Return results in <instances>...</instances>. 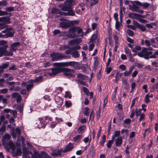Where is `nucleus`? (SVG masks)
I'll return each mask as SVG.
<instances>
[{
    "label": "nucleus",
    "mask_w": 158,
    "mask_h": 158,
    "mask_svg": "<svg viewBox=\"0 0 158 158\" xmlns=\"http://www.w3.org/2000/svg\"><path fill=\"white\" fill-rule=\"evenodd\" d=\"M100 114H101V111H100V108H99L98 110V111H97L96 112L97 118L98 119H99L100 118Z\"/></svg>",
    "instance_id": "8fccbe9b"
},
{
    "label": "nucleus",
    "mask_w": 158,
    "mask_h": 158,
    "mask_svg": "<svg viewBox=\"0 0 158 158\" xmlns=\"http://www.w3.org/2000/svg\"><path fill=\"white\" fill-rule=\"evenodd\" d=\"M120 135V131H115L114 133V135L116 137H119V136Z\"/></svg>",
    "instance_id": "e2e57ef3"
},
{
    "label": "nucleus",
    "mask_w": 158,
    "mask_h": 158,
    "mask_svg": "<svg viewBox=\"0 0 158 158\" xmlns=\"http://www.w3.org/2000/svg\"><path fill=\"white\" fill-rule=\"evenodd\" d=\"M122 75V73H120L119 72H118L116 73L115 76V81L116 83L119 80V79L120 78Z\"/></svg>",
    "instance_id": "c756f323"
},
{
    "label": "nucleus",
    "mask_w": 158,
    "mask_h": 158,
    "mask_svg": "<svg viewBox=\"0 0 158 158\" xmlns=\"http://www.w3.org/2000/svg\"><path fill=\"white\" fill-rule=\"evenodd\" d=\"M112 143H113V142H112V141L109 140L107 144V147L109 148H110Z\"/></svg>",
    "instance_id": "13d9d810"
},
{
    "label": "nucleus",
    "mask_w": 158,
    "mask_h": 158,
    "mask_svg": "<svg viewBox=\"0 0 158 158\" xmlns=\"http://www.w3.org/2000/svg\"><path fill=\"white\" fill-rule=\"evenodd\" d=\"M132 5H129V9L132 11L136 12L139 7L135 4L133 2L132 3Z\"/></svg>",
    "instance_id": "412c9836"
},
{
    "label": "nucleus",
    "mask_w": 158,
    "mask_h": 158,
    "mask_svg": "<svg viewBox=\"0 0 158 158\" xmlns=\"http://www.w3.org/2000/svg\"><path fill=\"white\" fill-rule=\"evenodd\" d=\"M129 16L130 18L131 19L136 18L137 19L139 17H143V16L140 15L136 13H130L129 14Z\"/></svg>",
    "instance_id": "6ab92c4d"
},
{
    "label": "nucleus",
    "mask_w": 158,
    "mask_h": 158,
    "mask_svg": "<svg viewBox=\"0 0 158 158\" xmlns=\"http://www.w3.org/2000/svg\"><path fill=\"white\" fill-rule=\"evenodd\" d=\"M39 119L40 121V123L38 125V127L39 128H44L46 125L44 120L42 118H40Z\"/></svg>",
    "instance_id": "4be33fe9"
},
{
    "label": "nucleus",
    "mask_w": 158,
    "mask_h": 158,
    "mask_svg": "<svg viewBox=\"0 0 158 158\" xmlns=\"http://www.w3.org/2000/svg\"><path fill=\"white\" fill-rule=\"evenodd\" d=\"M77 78L78 79L77 80H85L88 79V77L87 76L83 75L81 73H78L77 75Z\"/></svg>",
    "instance_id": "aec40b11"
},
{
    "label": "nucleus",
    "mask_w": 158,
    "mask_h": 158,
    "mask_svg": "<svg viewBox=\"0 0 158 158\" xmlns=\"http://www.w3.org/2000/svg\"><path fill=\"white\" fill-rule=\"evenodd\" d=\"M144 43L146 46H150L151 45V43L150 41L147 40H145Z\"/></svg>",
    "instance_id": "6e6d98bb"
},
{
    "label": "nucleus",
    "mask_w": 158,
    "mask_h": 158,
    "mask_svg": "<svg viewBox=\"0 0 158 158\" xmlns=\"http://www.w3.org/2000/svg\"><path fill=\"white\" fill-rule=\"evenodd\" d=\"M129 60L131 62H135V59L133 58L132 55L128 56Z\"/></svg>",
    "instance_id": "3c124183"
},
{
    "label": "nucleus",
    "mask_w": 158,
    "mask_h": 158,
    "mask_svg": "<svg viewBox=\"0 0 158 158\" xmlns=\"http://www.w3.org/2000/svg\"><path fill=\"white\" fill-rule=\"evenodd\" d=\"M23 151L24 153H27L28 155H30L32 158H42V156L37 152H35L33 155L32 152H28L25 148H24Z\"/></svg>",
    "instance_id": "0eeeda50"
},
{
    "label": "nucleus",
    "mask_w": 158,
    "mask_h": 158,
    "mask_svg": "<svg viewBox=\"0 0 158 158\" xmlns=\"http://www.w3.org/2000/svg\"><path fill=\"white\" fill-rule=\"evenodd\" d=\"M77 37H82L84 35L82 29L80 27H77Z\"/></svg>",
    "instance_id": "5701e85b"
},
{
    "label": "nucleus",
    "mask_w": 158,
    "mask_h": 158,
    "mask_svg": "<svg viewBox=\"0 0 158 158\" xmlns=\"http://www.w3.org/2000/svg\"><path fill=\"white\" fill-rule=\"evenodd\" d=\"M138 27L143 31H145L146 30V27L143 25L140 24Z\"/></svg>",
    "instance_id": "a19ab883"
},
{
    "label": "nucleus",
    "mask_w": 158,
    "mask_h": 158,
    "mask_svg": "<svg viewBox=\"0 0 158 158\" xmlns=\"http://www.w3.org/2000/svg\"><path fill=\"white\" fill-rule=\"evenodd\" d=\"M10 136L8 134H6L4 136V139L5 141L9 140L10 138Z\"/></svg>",
    "instance_id": "de8ad7c7"
},
{
    "label": "nucleus",
    "mask_w": 158,
    "mask_h": 158,
    "mask_svg": "<svg viewBox=\"0 0 158 158\" xmlns=\"http://www.w3.org/2000/svg\"><path fill=\"white\" fill-rule=\"evenodd\" d=\"M106 136L103 135L102 137V140L100 142V145L101 146H103L105 142Z\"/></svg>",
    "instance_id": "e433bc0d"
},
{
    "label": "nucleus",
    "mask_w": 158,
    "mask_h": 158,
    "mask_svg": "<svg viewBox=\"0 0 158 158\" xmlns=\"http://www.w3.org/2000/svg\"><path fill=\"white\" fill-rule=\"evenodd\" d=\"M42 158H51V157L45 152H43L41 154Z\"/></svg>",
    "instance_id": "c9c22d12"
},
{
    "label": "nucleus",
    "mask_w": 158,
    "mask_h": 158,
    "mask_svg": "<svg viewBox=\"0 0 158 158\" xmlns=\"http://www.w3.org/2000/svg\"><path fill=\"white\" fill-rule=\"evenodd\" d=\"M134 2L135 4L138 6H142L143 8V9H145L147 8L150 5V4L147 2H144L143 4H142L140 2L138 1H135Z\"/></svg>",
    "instance_id": "1a4fd4ad"
},
{
    "label": "nucleus",
    "mask_w": 158,
    "mask_h": 158,
    "mask_svg": "<svg viewBox=\"0 0 158 158\" xmlns=\"http://www.w3.org/2000/svg\"><path fill=\"white\" fill-rule=\"evenodd\" d=\"M124 51L125 53L128 56L132 55L131 50L127 47H126L124 48Z\"/></svg>",
    "instance_id": "7c9ffc66"
},
{
    "label": "nucleus",
    "mask_w": 158,
    "mask_h": 158,
    "mask_svg": "<svg viewBox=\"0 0 158 158\" xmlns=\"http://www.w3.org/2000/svg\"><path fill=\"white\" fill-rule=\"evenodd\" d=\"M5 27V24L2 22H0V29H3Z\"/></svg>",
    "instance_id": "338daca9"
},
{
    "label": "nucleus",
    "mask_w": 158,
    "mask_h": 158,
    "mask_svg": "<svg viewBox=\"0 0 158 158\" xmlns=\"http://www.w3.org/2000/svg\"><path fill=\"white\" fill-rule=\"evenodd\" d=\"M12 96L13 98H16V102L18 103L21 102L22 100V97L19 93H15L12 94Z\"/></svg>",
    "instance_id": "ddd939ff"
},
{
    "label": "nucleus",
    "mask_w": 158,
    "mask_h": 158,
    "mask_svg": "<svg viewBox=\"0 0 158 158\" xmlns=\"http://www.w3.org/2000/svg\"><path fill=\"white\" fill-rule=\"evenodd\" d=\"M115 144L117 147H120L123 143V138L122 137H118L115 140Z\"/></svg>",
    "instance_id": "2eb2a0df"
},
{
    "label": "nucleus",
    "mask_w": 158,
    "mask_h": 158,
    "mask_svg": "<svg viewBox=\"0 0 158 158\" xmlns=\"http://www.w3.org/2000/svg\"><path fill=\"white\" fill-rule=\"evenodd\" d=\"M22 153L21 150L20 148H18L17 149L16 154L18 156L20 155Z\"/></svg>",
    "instance_id": "774afa93"
},
{
    "label": "nucleus",
    "mask_w": 158,
    "mask_h": 158,
    "mask_svg": "<svg viewBox=\"0 0 158 158\" xmlns=\"http://www.w3.org/2000/svg\"><path fill=\"white\" fill-rule=\"evenodd\" d=\"M94 113L93 111H92L90 113V115L89 117V120H93L94 119Z\"/></svg>",
    "instance_id": "603ef678"
},
{
    "label": "nucleus",
    "mask_w": 158,
    "mask_h": 158,
    "mask_svg": "<svg viewBox=\"0 0 158 158\" xmlns=\"http://www.w3.org/2000/svg\"><path fill=\"white\" fill-rule=\"evenodd\" d=\"M79 65L78 62L75 61L56 63L53 64V66L57 67H68L69 66L72 67L75 69H79Z\"/></svg>",
    "instance_id": "f257e3e1"
},
{
    "label": "nucleus",
    "mask_w": 158,
    "mask_h": 158,
    "mask_svg": "<svg viewBox=\"0 0 158 158\" xmlns=\"http://www.w3.org/2000/svg\"><path fill=\"white\" fill-rule=\"evenodd\" d=\"M56 67L57 68L51 69H49L47 72L48 75L50 76H55L57 74H58L60 72H62V69L61 67Z\"/></svg>",
    "instance_id": "423d86ee"
},
{
    "label": "nucleus",
    "mask_w": 158,
    "mask_h": 158,
    "mask_svg": "<svg viewBox=\"0 0 158 158\" xmlns=\"http://www.w3.org/2000/svg\"><path fill=\"white\" fill-rule=\"evenodd\" d=\"M62 72L63 73L64 76L73 77L74 75L75 71L74 70L69 68H62Z\"/></svg>",
    "instance_id": "39448f33"
},
{
    "label": "nucleus",
    "mask_w": 158,
    "mask_h": 158,
    "mask_svg": "<svg viewBox=\"0 0 158 158\" xmlns=\"http://www.w3.org/2000/svg\"><path fill=\"white\" fill-rule=\"evenodd\" d=\"M9 65V63H5L3 64L1 67L0 68V69H2V71H3V69H5L7 68Z\"/></svg>",
    "instance_id": "a18cd8bd"
},
{
    "label": "nucleus",
    "mask_w": 158,
    "mask_h": 158,
    "mask_svg": "<svg viewBox=\"0 0 158 158\" xmlns=\"http://www.w3.org/2000/svg\"><path fill=\"white\" fill-rule=\"evenodd\" d=\"M152 52L147 51V49L144 48L142 50L137 53L138 55L140 57H144L145 59H148L149 58H155L156 56L152 55Z\"/></svg>",
    "instance_id": "f03ea898"
},
{
    "label": "nucleus",
    "mask_w": 158,
    "mask_h": 158,
    "mask_svg": "<svg viewBox=\"0 0 158 158\" xmlns=\"http://www.w3.org/2000/svg\"><path fill=\"white\" fill-rule=\"evenodd\" d=\"M0 45H3V46H4L5 45L8 46L7 42L3 40L0 41Z\"/></svg>",
    "instance_id": "49530a36"
},
{
    "label": "nucleus",
    "mask_w": 158,
    "mask_h": 158,
    "mask_svg": "<svg viewBox=\"0 0 158 158\" xmlns=\"http://www.w3.org/2000/svg\"><path fill=\"white\" fill-rule=\"evenodd\" d=\"M74 148L73 145V144L69 143L66 146L65 148L63 150V152H68L72 150Z\"/></svg>",
    "instance_id": "4468645a"
},
{
    "label": "nucleus",
    "mask_w": 158,
    "mask_h": 158,
    "mask_svg": "<svg viewBox=\"0 0 158 158\" xmlns=\"http://www.w3.org/2000/svg\"><path fill=\"white\" fill-rule=\"evenodd\" d=\"M82 137L81 135H77L73 138L74 141L75 142H79Z\"/></svg>",
    "instance_id": "a878e982"
},
{
    "label": "nucleus",
    "mask_w": 158,
    "mask_h": 158,
    "mask_svg": "<svg viewBox=\"0 0 158 158\" xmlns=\"http://www.w3.org/2000/svg\"><path fill=\"white\" fill-rule=\"evenodd\" d=\"M77 27H75L71 28L69 30V33L71 34V36L72 37L75 38L77 37V35L75 33L77 31Z\"/></svg>",
    "instance_id": "9d476101"
},
{
    "label": "nucleus",
    "mask_w": 158,
    "mask_h": 158,
    "mask_svg": "<svg viewBox=\"0 0 158 158\" xmlns=\"http://www.w3.org/2000/svg\"><path fill=\"white\" fill-rule=\"evenodd\" d=\"M68 12H61L60 13V15H64V16H74L75 15L73 11L72 10H70V11H67Z\"/></svg>",
    "instance_id": "a211bd4d"
},
{
    "label": "nucleus",
    "mask_w": 158,
    "mask_h": 158,
    "mask_svg": "<svg viewBox=\"0 0 158 158\" xmlns=\"http://www.w3.org/2000/svg\"><path fill=\"white\" fill-rule=\"evenodd\" d=\"M8 46L5 45L4 46L0 47V57L3 56H11L13 53L6 50Z\"/></svg>",
    "instance_id": "20e7f679"
},
{
    "label": "nucleus",
    "mask_w": 158,
    "mask_h": 158,
    "mask_svg": "<svg viewBox=\"0 0 158 158\" xmlns=\"http://www.w3.org/2000/svg\"><path fill=\"white\" fill-rule=\"evenodd\" d=\"M89 151L90 153L93 155L95 152L94 147L93 146H91L89 149Z\"/></svg>",
    "instance_id": "ea45409f"
},
{
    "label": "nucleus",
    "mask_w": 158,
    "mask_h": 158,
    "mask_svg": "<svg viewBox=\"0 0 158 158\" xmlns=\"http://www.w3.org/2000/svg\"><path fill=\"white\" fill-rule=\"evenodd\" d=\"M63 150L60 149L58 150H53L51 152V155L53 156H60L61 152H63Z\"/></svg>",
    "instance_id": "dca6fc26"
},
{
    "label": "nucleus",
    "mask_w": 158,
    "mask_h": 158,
    "mask_svg": "<svg viewBox=\"0 0 158 158\" xmlns=\"http://www.w3.org/2000/svg\"><path fill=\"white\" fill-rule=\"evenodd\" d=\"M119 68L123 70H125L126 69V68L125 65L121 64L119 66Z\"/></svg>",
    "instance_id": "69168bd1"
},
{
    "label": "nucleus",
    "mask_w": 158,
    "mask_h": 158,
    "mask_svg": "<svg viewBox=\"0 0 158 158\" xmlns=\"http://www.w3.org/2000/svg\"><path fill=\"white\" fill-rule=\"evenodd\" d=\"M59 7L60 8L61 10L63 11H70L72 10L71 6L70 5H59Z\"/></svg>",
    "instance_id": "f8f14e48"
},
{
    "label": "nucleus",
    "mask_w": 158,
    "mask_h": 158,
    "mask_svg": "<svg viewBox=\"0 0 158 158\" xmlns=\"http://www.w3.org/2000/svg\"><path fill=\"white\" fill-rule=\"evenodd\" d=\"M98 0H89V2H90V5L91 6H93L96 4L98 1Z\"/></svg>",
    "instance_id": "58836bf2"
},
{
    "label": "nucleus",
    "mask_w": 158,
    "mask_h": 158,
    "mask_svg": "<svg viewBox=\"0 0 158 158\" xmlns=\"http://www.w3.org/2000/svg\"><path fill=\"white\" fill-rule=\"evenodd\" d=\"M83 90L86 94H88L89 90L87 88L85 87H83Z\"/></svg>",
    "instance_id": "0e129e2a"
},
{
    "label": "nucleus",
    "mask_w": 158,
    "mask_h": 158,
    "mask_svg": "<svg viewBox=\"0 0 158 158\" xmlns=\"http://www.w3.org/2000/svg\"><path fill=\"white\" fill-rule=\"evenodd\" d=\"M0 22H3L5 24H8L10 23L9 18L7 17H0Z\"/></svg>",
    "instance_id": "f3484780"
},
{
    "label": "nucleus",
    "mask_w": 158,
    "mask_h": 158,
    "mask_svg": "<svg viewBox=\"0 0 158 158\" xmlns=\"http://www.w3.org/2000/svg\"><path fill=\"white\" fill-rule=\"evenodd\" d=\"M34 80L35 83L37 82H41L43 81V77L42 76H40L38 77H36Z\"/></svg>",
    "instance_id": "473e14b6"
},
{
    "label": "nucleus",
    "mask_w": 158,
    "mask_h": 158,
    "mask_svg": "<svg viewBox=\"0 0 158 158\" xmlns=\"http://www.w3.org/2000/svg\"><path fill=\"white\" fill-rule=\"evenodd\" d=\"M34 85L33 84H31L27 85L26 86V90L27 91H29L33 87Z\"/></svg>",
    "instance_id": "72a5a7b5"
},
{
    "label": "nucleus",
    "mask_w": 158,
    "mask_h": 158,
    "mask_svg": "<svg viewBox=\"0 0 158 158\" xmlns=\"http://www.w3.org/2000/svg\"><path fill=\"white\" fill-rule=\"evenodd\" d=\"M7 3L6 1H2L1 2H0V6H5L7 4Z\"/></svg>",
    "instance_id": "4d7b16f0"
},
{
    "label": "nucleus",
    "mask_w": 158,
    "mask_h": 158,
    "mask_svg": "<svg viewBox=\"0 0 158 158\" xmlns=\"http://www.w3.org/2000/svg\"><path fill=\"white\" fill-rule=\"evenodd\" d=\"M114 42L115 44H118V37L116 35H114Z\"/></svg>",
    "instance_id": "bf43d9fd"
},
{
    "label": "nucleus",
    "mask_w": 158,
    "mask_h": 158,
    "mask_svg": "<svg viewBox=\"0 0 158 158\" xmlns=\"http://www.w3.org/2000/svg\"><path fill=\"white\" fill-rule=\"evenodd\" d=\"M85 128V126L83 125L80 126L78 129V133H81L83 131Z\"/></svg>",
    "instance_id": "f704fd0d"
},
{
    "label": "nucleus",
    "mask_w": 158,
    "mask_h": 158,
    "mask_svg": "<svg viewBox=\"0 0 158 158\" xmlns=\"http://www.w3.org/2000/svg\"><path fill=\"white\" fill-rule=\"evenodd\" d=\"M71 55L73 57L75 58H78L80 56L79 54L77 51H75L71 53Z\"/></svg>",
    "instance_id": "c85d7f7f"
},
{
    "label": "nucleus",
    "mask_w": 158,
    "mask_h": 158,
    "mask_svg": "<svg viewBox=\"0 0 158 158\" xmlns=\"http://www.w3.org/2000/svg\"><path fill=\"white\" fill-rule=\"evenodd\" d=\"M120 24L119 23L118 21H116L115 27V28L117 30H119V27L120 26Z\"/></svg>",
    "instance_id": "5fc2aeb1"
},
{
    "label": "nucleus",
    "mask_w": 158,
    "mask_h": 158,
    "mask_svg": "<svg viewBox=\"0 0 158 158\" xmlns=\"http://www.w3.org/2000/svg\"><path fill=\"white\" fill-rule=\"evenodd\" d=\"M77 81L79 82V83H80V84L86 86H88V85H87L86 83L84 81H83L81 80H77Z\"/></svg>",
    "instance_id": "864d4df0"
},
{
    "label": "nucleus",
    "mask_w": 158,
    "mask_h": 158,
    "mask_svg": "<svg viewBox=\"0 0 158 158\" xmlns=\"http://www.w3.org/2000/svg\"><path fill=\"white\" fill-rule=\"evenodd\" d=\"M98 39L97 38V34H94L90 39L89 43L95 42L96 41H98Z\"/></svg>",
    "instance_id": "b1692460"
},
{
    "label": "nucleus",
    "mask_w": 158,
    "mask_h": 158,
    "mask_svg": "<svg viewBox=\"0 0 158 158\" xmlns=\"http://www.w3.org/2000/svg\"><path fill=\"white\" fill-rule=\"evenodd\" d=\"M89 109L88 107H86L84 111V114L86 116H88L89 113Z\"/></svg>",
    "instance_id": "4c0bfd02"
},
{
    "label": "nucleus",
    "mask_w": 158,
    "mask_h": 158,
    "mask_svg": "<svg viewBox=\"0 0 158 158\" xmlns=\"http://www.w3.org/2000/svg\"><path fill=\"white\" fill-rule=\"evenodd\" d=\"M6 144L11 148L12 150H14L15 148V147L13 143L10 141H9L7 143L5 142Z\"/></svg>",
    "instance_id": "bb28decb"
},
{
    "label": "nucleus",
    "mask_w": 158,
    "mask_h": 158,
    "mask_svg": "<svg viewBox=\"0 0 158 158\" xmlns=\"http://www.w3.org/2000/svg\"><path fill=\"white\" fill-rule=\"evenodd\" d=\"M120 6H120V11H119V15L120 18V19H121L123 17V11L125 13V8L124 7H123L122 6V4H120Z\"/></svg>",
    "instance_id": "393cba45"
},
{
    "label": "nucleus",
    "mask_w": 158,
    "mask_h": 158,
    "mask_svg": "<svg viewBox=\"0 0 158 158\" xmlns=\"http://www.w3.org/2000/svg\"><path fill=\"white\" fill-rule=\"evenodd\" d=\"M61 11H60L58 9L54 8L52 9L51 13L53 14H58L60 15V13Z\"/></svg>",
    "instance_id": "cd10ccee"
},
{
    "label": "nucleus",
    "mask_w": 158,
    "mask_h": 158,
    "mask_svg": "<svg viewBox=\"0 0 158 158\" xmlns=\"http://www.w3.org/2000/svg\"><path fill=\"white\" fill-rule=\"evenodd\" d=\"M20 43L19 42H16L12 44L10 46V52L15 51L16 50L20 45Z\"/></svg>",
    "instance_id": "9b49d317"
},
{
    "label": "nucleus",
    "mask_w": 158,
    "mask_h": 158,
    "mask_svg": "<svg viewBox=\"0 0 158 158\" xmlns=\"http://www.w3.org/2000/svg\"><path fill=\"white\" fill-rule=\"evenodd\" d=\"M13 29L11 27L7 28L2 31V33L5 34H7L9 36L8 37H11L13 36L14 32L11 31H12Z\"/></svg>",
    "instance_id": "6e6552de"
},
{
    "label": "nucleus",
    "mask_w": 158,
    "mask_h": 158,
    "mask_svg": "<svg viewBox=\"0 0 158 158\" xmlns=\"http://www.w3.org/2000/svg\"><path fill=\"white\" fill-rule=\"evenodd\" d=\"M69 24L68 23L62 22L60 23V26L62 28H66L69 26Z\"/></svg>",
    "instance_id": "2f4dec72"
},
{
    "label": "nucleus",
    "mask_w": 158,
    "mask_h": 158,
    "mask_svg": "<svg viewBox=\"0 0 158 158\" xmlns=\"http://www.w3.org/2000/svg\"><path fill=\"white\" fill-rule=\"evenodd\" d=\"M149 95L148 94H147L145 97V101L146 103H148L150 102V100L149 99Z\"/></svg>",
    "instance_id": "37998d69"
},
{
    "label": "nucleus",
    "mask_w": 158,
    "mask_h": 158,
    "mask_svg": "<svg viewBox=\"0 0 158 158\" xmlns=\"http://www.w3.org/2000/svg\"><path fill=\"white\" fill-rule=\"evenodd\" d=\"M77 43V40H73L70 41L69 42V44L70 45H71L72 46H74L75 44Z\"/></svg>",
    "instance_id": "79ce46f5"
},
{
    "label": "nucleus",
    "mask_w": 158,
    "mask_h": 158,
    "mask_svg": "<svg viewBox=\"0 0 158 158\" xmlns=\"http://www.w3.org/2000/svg\"><path fill=\"white\" fill-rule=\"evenodd\" d=\"M94 46V44H89V50L90 51H92Z\"/></svg>",
    "instance_id": "680f3d73"
},
{
    "label": "nucleus",
    "mask_w": 158,
    "mask_h": 158,
    "mask_svg": "<svg viewBox=\"0 0 158 158\" xmlns=\"http://www.w3.org/2000/svg\"><path fill=\"white\" fill-rule=\"evenodd\" d=\"M65 105L67 107H69L71 106L72 103L70 102L66 101L65 102Z\"/></svg>",
    "instance_id": "09e8293b"
},
{
    "label": "nucleus",
    "mask_w": 158,
    "mask_h": 158,
    "mask_svg": "<svg viewBox=\"0 0 158 158\" xmlns=\"http://www.w3.org/2000/svg\"><path fill=\"white\" fill-rule=\"evenodd\" d=\"M50 56L52 58V61H53L63 60V58L64 57L63 54L56 52H53L51 53Z\"/></svg>",
    "instance_id": "7ed1b4c3"
},
{
    "label": "nucleus",
    "mask_w": 158,
    "mask_h": 158,
    "mask_svg": "<svg viewBox=\"0 0 158 158\" xmlns=\"http://www.w3.org/2000/svg\"><path fill=\"white\" fill-rule=\"evenodd\" d=\"M6 10L7 11H12L14 10V7H7L6 8Z\"/></svg>",
    "instance_id": "052dcab7"
},
{
    "label": "nucleus",
    "mask_w": 158,
    "mask_h": 158,
    "mask_svg": "<svg viewBox=\"0 0 158 158\" xmlns=\"http://www.w3.org/2000/svg\"><path fill=\"white\" fill-rule=\"evenodd\" d=\"M127 33L130 36H133L134 35V32L130 29H128L127 30Z\"/></svg>",
    "instance_id": "c03bdc74"
}]
</instances>
